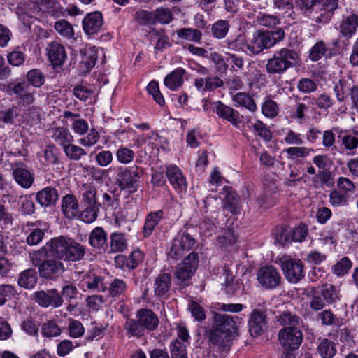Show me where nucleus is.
Here are the masks:
<instances>
[{
    "label": "nucleus",
    "instance_id": "obj_20",
    "mask_svg": "<svg viewBox=\"0 0 358 358\" xmlns=\"http://www.w3.org/2000/svg\"><path fill=\"white\" fill-rule=\"evenodd\" d=\"M166 176L173 187L178 192L186 190L187 181L181 170L176 165L167 166Z\"/></svg>",
    "mask_w": 358,
    "mask_h": 358
},
{
    "label": "nucleus",
    "instance_id": "obj_40",
    "mask_svg": "<svg viewBox=\"0 0 358 358\" xmlns=\"http://www.w3.org/2000/svg\"><path fill=\"white\" fill-rule=\"evenodd\" d=\"M127 289V283L124 280L120 278L113 279L108 287L107 290L108 296L116 299L124 296Z\"/></svg>",
    "mask_w": 358,
    "mask_h": 358
},
{
    "label": "nucleus",
    "instance_id": "obj_56",
    "mask_svg": "<svg viewBox=\"0 0 358 358\" xmlns=\"http://www.w3.org/2000/svg\"><path fill=\"white\" fill-rule=\"evenodd\" d=\"M27 80L29 85H31L34 87H40L45 83V75L39 69H31L27 73Z\"/></svg>",
    "mask_w": 358,
    "mask_h": 358
},
{
    "label": "nucleus",
    "instance_id": "obj_54",
    "mask_svg": "<svg viewBox=\"0 0 358 358\" xmlns=\"http://www.w3.org/2000/svg\"><path fill=\"white\" fill-rule=\"evenodd\" d=\"M66 157L71 160L78 161L83 156L87 155V152L83 148L69 143L63 148Z\"/></svg>",
    "mask_w": 358,
    "mask_h": 358
},
{
    "label": "nucleus",
    "instance_id": "obj_27",
    "mask_svg": "<svg viewBox=\"0 0 358 358\" xmlns=\"http://www.w3.org/2000/svg\"><path fill=\"white\" fill-rule=\"evenodd\" d=\"M107 233L103 227H96L89 236V244L94 249L101 250L107 246Z\"/></svg>",
    "mask_w": 358,
    "mask_h": 358
},
{
    "label": "nucleus",
    "instance_id": "obj_52",
    "mask_svg": "<svg viewBox=\"0 0 358 358\" xmlns=\"http://www.w3.org/2000/svg\"><path fill=\"white\" fill-rule=\"evenodd\" d=\"M312 182L315 187L323 186L324 185L329 186L332 182L331 171L329 169L319 171L312 178Z\"/></svg>",
    "mask_w": 358,
    "mask_h": 358
},
{
    "label": "nucleus",
    "instance_id": "obj_17",
    "mask_svg": "<svg viewBox=\"0 0 358 358\" xmlns=\"http://www.w3.org/2000/svg\"><path fill=\"white\" fill-rule=\"evenodd\" d=\"M215 112L219 118L224 120L236 127H239L242 121L239 113L221 101L215 103Z\"/></svg>",
    "mask_w": 358,
    "mask_h": 358
},
{
    "label": "nucleus",
    "instance_id": "obj_33",
    "mask_svg": "<svg viewBox=\"0 0 358 358\" xmlns=\"http://www.w3.org/2000/svg\"><path fill=\"white\" fill-rule=\"evenodd\" d=\"M50 132L52 138L63 148L73 141V137L69 130L64 127L53 128Z\"/></svg>",
    "mask_w": 358,
    "mask_h": 358
},
{
    "label": "nucleus",
    "instance_id": "obj_43",
    "mask_svg": "<svg viewBox=\"0 0 358 358\" xmlns=\"http://www.w3.org/2000/svg\"><path fill=\"white\" fill-rule=\"evenodd\" d=\"M188 251L189 250L186 248V246H185L175 237L172 240L171 245L167 250V256L168 258L177 261Z\"/></svg>",
    "mask_w": 358,
    "mask_h": 358
},
{
    "label": "nucleus",
    "instance_id": "obj_8",
    "mask_svg": "<svg viewBox=\"0 0 358 358\" xmlns=\"http://www.w3.org/2000/svg\"><path fill=\"white\" fill-rule=\"evenodd\" d=\"M278 340L285 350L293 351L301 345L303 341V333L294 327H285L279 331Z\"/></svg>",
    "mask_w": 358,
    "mask_h": 358
},
{
    "label": "nucleus",
    "instance_id": "obj_2",
    "mask_svg": "<svg viewBox=\"0 0 358 358\" xmlns=\"http://www.w3.org/2000/svg\"><path fill=\"white\" fill-rule=\"evenodd\" d=\"M285 36V30L278 27L270 31H257L247 42V48L253 55H259L282 41Z\"/></svg>",
    "mask_w": 358,
    "mask_h": 358
},
{
    "label": "nucleus",
    "instance_id": "obj_19",
    "mask_svg": "<svg viewBox=\"0 0 358 358\" xmlns=\"http://www.w3.org/2000/svg\"><path fill=\"white\" fill-rule=\"evenodd\" d=\"M103 15L100 12L87 14L83 20L84 31L89 36L99 33L103 26Z\"/></svg>",
    "mask_w": 358,
    "mask_h": 358
},
{
    "label": "nucleus",
    "instance_id": "obj_30",
    "mask_svg": "<svg viewBox=\"0 0 358 358\" xmlns=\"http://www.w3.org/2000/svg\"><path fill=\"white\" fill-rule=\"evenodd\" d=\"M163 216L164 211L162 210L150 212L146 215L143 231L145 237H148L152 234L155 227L159 224Z\"/></svg>",
    "mask_w": 358,
    "mask_h": 358
},
{
    "label": "nucleus",
    "instance_id": "obj_36",
    "mask_svg": "<svg viewBox=\"0 0 358 358\" xmlns=\"http://www.w3.org/2000/svg\"><path fill=\"white\" fill-rule=\"evenodd\" d=\"M81 205L99 204L96 201L97 189L91 184H84L80 190Z\"/></svg>",
    "mask_w": 358,
    "mask_h": 358
},
{
    "label": "nucleus",
    "instance_id": "obj_32",
    "mask_svg": "<svg viewBox=\"0 0 358 358\" xmlns=\"http://www.w3.org/2000/svg\"><path fill=\"white\" fill-rule=\"evenodd\" d=\"M126 235L122 232H113L110 235V252H122L127 248Z\"/></svg>",
    "mask_w": 358,
    "mask_h": 358
},
{
    "label": "nucleus",
    "instance_id": "obj_24",
    "mask_svg": "<svg viewBox=\"0 0 358 358\" xmlns=\"http://www.w3.org/2000/svg\"><path fill=\"white\" fill-rule=\"evenodd\" d=\"M36 199L41 206L48 207L56 203L59 199V194L56 189L47 187L37 192Z\"/></svg>",
    "mask_w": 358,
    "mask_h": 358
},
{
    "label": "nucleus",
    "instance_id": "obj_61",
    "mask_svg": "<svg viewBox=\"0 0 358 358\" xmlns=\"http://www.w3.org/2000/svg\"><path fill=\"white\" fill-rule=\"evenodd\" d=\"M172 358H187L186 345L178 340H175L171 344Z\"/></svg>",
    "mask_w": 358,
    "mask_h": 358
},
{
    "label": "nucleus",
    "instance_id": "obj_47",
    "mask_svg": "<svg viewBox=\"0 0 358 358\" xmlns=\"http://www.w3.org/2000/svg\"><path fill=\"white\" fill-rule=\"evenodd\" d=\"M62 329L59 327L56 320H48L41 326V334L43 337L52 338L59 336Z\"/></svg>",
    "mask_w": 358,
    "mask_h": 358
},
{
    "label": "nucleus",
    "instance_id": "obj_44",
    "mask_svg": "<svg viewBox=\"0 0 358 358\" xmlns=\"http://www.w3.org/2000/svg\"><path fill=\"white\" fill-rule=\"evenodd\" d=\"M188 251L189 250L186 248V246H185L175 237L172 240L171 245L167 250V256L168 258L177 261Z\"/></svg>",
    "mask_w": 358,
    "mask_h": 358
},
{
    "label": "nucleus",
    "instance_id": "obj_15",
    "mask_svg": "<svg viewBox=\"0 0 358 358\" xmlns=\"http://www.w3.org/2000/svg\"><path fill=\"white\" fill-rule=\"evenodd\" d=\"M46 55L54 68L61 67L67 55L64 47L57 41H52L45 48Z\"/></svg>",
    "mask_w": 358,
    "mask_h": 358
},
{
    "label": "nucleus",
    "instance_id": "obj_57",
    "mask_svg": "<svg viewBox=\"0 0 358 358\" xmlns=\"http://www.w3.org/2000/svg\"><path fill=\"white\" fill-rule=\"evenodd\" d=\"M262 113L266 117L274 118L278 115L279 106L275 101L266 99L262 105Z\"/></svg>",
    "mask_w": 358,
    "mask_h": 358
},
{
    "label": "nucleus",
    "instance_id": "obj_58",
    "mask_svg": "<svg viewBox=\"0 0 358 358\" xmlns=\"http://www.w3.org/2000/svg\"><path fill=\"white\" fill-rule=\"evenodd\" d=\"M329 203L334 207L347 206L349 196L338 189L332 190L329 194Z\"/></svg>",
    "mask_w": 358,
    "mask_h": 358
},
{
    "label": "nucleus",
    "instance_id": "obj_34",
    "mask_svg": "<svg viewBox=\"0 0 358 358\" xmlns=\"http://www.w3.org/2000/svg\"><path fill=\"white\" fill-rule=\"evenodd\" d=\"M337 343L328 338H322L317 346V352L322 358H333L337 353Z\"/></svg>",
    "mask_w": 358,
    "mask_h": 358
},
{
    "label": "nucleus",
    "instance_id": "obj_59",
    "mask_svg": "<svg viewBox=\"0 0 358 358\" xmlns=\"http://www.w3.org/2000/svg\"><path fill=\"white\" fill-rule=\"evenodd\" d=\"M55 30L62 36L71 38L74 36V31L72 25L65 20H60L55 23Z\"/></svg>",
    "mask_w": 358,
    "mask_h": 358
},
{
    "label": "nucleus",
    "instance_id": "obj_39",
    "mask_svg": "<svg viewBox=\"0 0 358 358\" xmlns=\"http://www.w3.org/2000/svg\"><path fill=\"white\" fill-rule=\"evenodd\" d=\"M83 210L79 213V217L85 223L94 222L99 212L101 204L81 205Z\"/></svg>",
    "mask_w": 358,
    "mask_h": 358
},
{
    "label": "nucleus",
    "instance_id": "obj_9",
    "mask_svg": "<svg viewBox=\"0 0 358 358\" xmlns=\"http://www.w3.org/2000/svg\"><path fill=\"white\" fill-rule=\"evenodd\" d=\"M338 8V0H326L324 3L313 10L309 17L315 23L325 24L330 22L334 12Z\"/></svg>",
    "mask_w": 358,
    "mask_h": 358
},
{
    "label": "nucleus",
    "instance_id": "obj_63",
    "mask_svg": "<svg viewBox=\"0 0 358 358\" xmlns=\"http://www.w3.org/2000/svg\"><path fill=\"white\" fill-rule=\"evenodd\" d=\"M308 234V229L305 224H300L290 231L291 241L302 242Z\"/></svg>",
    "mask_w": 358,
    "mask_h": 358
},
{
    "label": "nucleus",
    "instance_id": "obj_18",
    "mask_svg": "<svg viewBox=\"0 0 358 358\" xmlns=\"http://www.w3.org/2000/svg\"><path fill=\"white\" fill-rule=\"evenodd\" d=\"M41 277L46 279H55L64 271L62 262L57 259H48L38 269Z\"/></svg>",
    "mask_w": 358,
    "mask_h": 358
},
{
    "label": "nucleus",
    "instance_id": "obj_50",
    "mask_svg": "<svg viewBox=\"0 0 358 358\" xmlns=\"http://www.w3.org/2000/svg\"><path fill=\"white\" fill-rule=\"evenodd\" d=\"M176 33L179 38L196 43H200L202 37L201 31L192 28H181Z\"/></svg>",
    "mask_w": 358,
    "mask_h": 358
},
{
    "label": "nucleus",
    "instance_id": "obj_46",
    "mask_svg": "<svg viewBox=\"0 0 358 358\" xmlns=\"http://www.w3.org/2000/svg\"><path fill=\"white\" fill-rule=\"evenodd\" d=\"M38 6L43 13H47L55 17H59L62 11L55 0H39Z\"/></svg>",
    "mask_w": 358,
    "mask_h": 358
},
{
    "label": "nucleus",
    "instance_id": "obj_6",
    "mask_svg": "<svg viewBox=\"0 0 358 358\" xmlns=\"http://www.w3.org/2000/svg\"><path fill=\"white\" fill-rule=\"evenodd\" d=\"M280 264L285 278L289 282L297 283L304 278V265L301 260L282 256L280 259Z\"/></svg>",
    "mask_w": 358,
    "mask_h": 358
},
{
    "label": "nucleus",
    "instance_id": "obj_48",
    "mask_svg": "<svg viewBox=\"0 0 358 358\" xmlns=\"http://www.w3.org/2000/svg\"><path fill=\"white\" fill-rule=\"evenodd\" d=\"M257 24L268 29L275 28L280 24V20L278 16L259 13L255 17Z\"/></svg>",
    "mask_w": 358,
    "mask_h": 358
},
{
    "label": "nucleus",
    "instance_id": "obj_49",
    "mask_svg": "<svg viewBox=\"0 0 358 358\" xmlns=\"http://www.w3.org/2000/svg\"><path fill=\"white\" fill-rule=\"evenodd\" d=\"M230 24L229 21L219 20L212 26L211 33L213 37L217 39L224 38L229 32Z\"/></svg>",
    "mask_w": 358,
    "mask_h": 358
},
{
    "label": "nucleus",
    "instance_id": "obj_31",
    "mask_svg": "<svg viewBox=\"0 0 358 358\" xmlns=\"http://www.w3.org/2000/svg\"><path fill=\"white\" fill-rule=\"evenodd\" d=\"M139 321L137 317H136V319H127L124 324V329L126 331L129 338L134 337L141 338L145 335V329Z\"/></svg>",
    "mask_w": 358,
    "mask_h": 358
},
{
    "label": "nucleus",
    "instance_id": "obj_53",
    "mask_svg": "<svg viewBox=\"0 0 358 358\" xmlns=\"http://www.w3.org/2000/svg\"><path fill=\"white\" fill-rule=\"evenodd\" d=\"M351 267V260L348 257H344L332 266L331 271L337 277H342L348 273Z\"/></svg>",
    "mask_w": 358,
    "mask_h": 358
},
{
    "label": "nucleus",
    "instance_id": "obj_16",
    "mask_svg": "<svg viewBox=\"0 0 358 358\" xmlns=\"http://www.w3.org/2000/svg\"><path fill=\"white\" fill-rule=\"evenodd\" d=\"M69 239V237L60 236L49 240L45 245L50 255L55 259L64 260Z\"/></svg>",
    "mask_w": 358,
    "mask_h": 358
},
{
    "label": "nucleus",
    "instance_id": "obj_26",
    "mask_svg": "<svg viewBox=\"0 0 358 358\" xmlns=\"http://www.w3.org/2000/svg\"><path fill=\"white\" fill-rule=\"evenodd\" d=\"M85 255V247L70 238L64 260L78 262L84 258Z\"/></svg>",
    "mask_w": 358,
    "mask_h": 358
},
{
    "label": "nucleus",
    "instance_id": "obj_4",
    "mask_svg": "<svg viewBox=\"0 0 358 358\" xmlns=\"http://www.w3.org/2000/svg\"><path fill=\"white\" fill-rule=\"evenodd\" d=\"M143 175L141 168L118 166L116 169L115 184L121 191L134 193L138 190L139 179Z\"/></svg>",
    "mask_w": 358,
    "mask_h": 358
},
{
    "label": "nucleus",
    "instance_id": "obj_1",
    "mask_svg": "<svg viewBox=\"0 0 358 358\" xmlns=\"http://www.w3.org/2000/svg\"><path fill=\"white\" fill-rule=\"evenodd\" d=\"M303 294L310 298L309 306L313 311L322 310L327 304L336 303L341 298L339 289L329 283H324L320 287H309L304 289Z\"/></svg>",
    "mask_w": 358,
    "mask_h": 358
},
{
    "label": "nucleus",
    "instance_id": "obj_21",
    "mask_svg": "<svg viewBox=\"0 0 358 358\" xmlns=\"http://www.w3.org/2000/svg\"><path fill=\"white\" fill-rule=\"evenodd\" d=\"M137 317L145 331H151L157 329L159 320V317L152 310L141 308L136 313Z\"/></svg>",
    "mask_w": 358,
    "mask_h": 358
},
{
    "label": "nucleus",
    "instance_id": "obj_28",
    "mask_svg": "<svg viewBox=\"0 0 358 358\" xmlns=\"http://www.w3.org/2000/svg\"><path fill=\"white\" fill-rule=\"evenodd\" d=\"M185 73V71L182 68L176 69L164 78V85L172 91L177 90L183 84Z\"/></svg>",
    "mask_w": 358,
    "mask_h": 358
},
{
    "label": "nucleus",
    "instance_id": "obj_12",
    "mask_svg": "<svg viewBox=\"0 0 358 358\" xmlns=\"http://www.w3.org/2000/svg\"><path fill=\"white\" fill-rule=\"evenodd\" d=\"M10 93L14 94L22 106H29L35 101L34 90H30V86L24 82L10 84L8 86Z\"/></svg>",
    "mask_w": 358,
    "mask_h": 358
},
{
    "label": "nucleus",
    "instance_id": "obj_55",
    "mask_svg": "<svg viewBox=\"0 0 358 358\" xmlns=\"http://www.w3.org/2000/svg\"><path fill=\"white\" fill-rule=\"evenodd\" d=\"M115 156L119 163L128 164L134 160L135 153L131 149L121 145L116 150Z\"/></svg>",
    "mask_w": 358,
    "mask_h": 358
},
{
    "label": "nucleus",
    "instance_id": "obj_3",
    "mask_svg": "<svg viewBox=\"0 0 358 358\" xmlns=\"http://www.w3.org/2000/svg\"><path fill=\"white\" fill-rule=\"evenodd\" d=\"M299 61L298 52L287 48L275 52L273 57L267 60L266 70L270 75H282L287 69L294 67Z\"/></svg>",
    "mask_w": 358,
    "mask_h": 358
},
{
    "label": "nucleus",
    "instance_id": "obj_42",
    "mask_svg": "<svg viewBox=\"0 0 358 358\" xmlns=\"http://www.w3.org/2000/svg\"><path fill=\"white\" fill-rule=\"evenodd\" d=\"M317 320L323 326L339 327L341 324L340 318L331 309H322L317 314Z\"/></svg>",
    "mask_w": 358,
    "mask_h": 358
},
{
    "label": "nucleus",
    "instance_id": "obj_25",
    "mask_svg": "<svg viewBox=\"0 0 358 358\" xmlns=\"http://www.w3.org/2000/svg\"><path fill=\"white\" fill-rule=\"evenodd\" d=\"M234 337L212 327L209 331V341L214 348L224 350L229 346Z\"/></svg>",
    "mask_w": 358,
    "mask_h": 358
},
{
    "label": "nucleus",
    "instance_id": "obj_7",
    "mask_svg": "<svg viewBox=\"0 0 358 358\" xmlns=\"http://www.w3.org/2000/svg\"><path fill=\"white\" fill-rule=\"evenodd\" d=\"M267 308L258 304L249 315L248 328L250 335L256 337L264 334L268 328Z\"/></svg>",
    "mask_w": 358,
    "mask_h": 358
},
{
    "label": "nucleus",
    "instance_id": "obj_60",
    "mask_svg": "<svg viewBox=\"0 0 358 358\" xmlns=\"http://www.w3.org/2000/svg\"><path fill=\"white\" fill-rule=\"evenodd\" d=\"M147 91L152 96L154 101L159 106H163L165 104V100L159 90L157 81L152 80L150 82L147 86Z\"/></svg>",
    "mask_w": 358,
    "mask_h": 358
},
{
    "label": "nucleus",
    "instance_id": "obj_13",
    "mask_svg": "<svg viewBox=\"0 0 358 358\" xmlns=\"http://www.w3.org/2000/svg\"><path fill=\"white\" fill-rule=\"evenodd\" d=\"M36 302L41 307L52 306L59 307L63 303V299L55 289L45 291H38L34 293Z\"/></svg>",
    "mask_w": 358,
    "mask_h": 358
},
{
    "label": "nucleus",
    "instance_id": "obj_14",
    "mask_svg": "<svg viewBox=\"0 0 358 358\" xmlns=\"http://www.w3.org/2000/svg\"><path fill=\"white\" fill-rule=\"evenodd\" d=\"M357 28L358 15L352 12L349 15L342 16L338 30L341 36L349 40L355 34Z\"/></svg>",
    "mask_w": 358,
    "mask_h": 358
},
{
    "label": "nucleus",
    "instance_id": "obj_22",
    "mask_svg": "<svg viewBox=\"0 0 358 358\" xmlns=\"http://www.w3.org/2000/svg\"><path fill=\"white\" fill-rule=\"evenodd\" d=\"M172 283L170 273H163L157 276L154 282L155 296L162 298L168 296Z\"/></svg>",
    "mask_w": 358,
    "mask_h": 358
},
{
    "label": "nucleus",
    "instance_id": "obj_5",
    "mask_svg": "<svg viewBox=\"0 0 358 358\" xmlns=\"http://www.w3.org/2000/svg\"><path fill=\"white\" fill-rule=\"evenodd\" d=\"M199 265V255L197 252H191L180 263L175 272V276L181 285L186 287L189 285V281L194 275Z\"/></svg>",
    "mask_w": 358,
    "mask_h": 358
},
{
    "label": "nucleus",
    "instance_id": "obj_51",
    "mask_svg": "<svg viewBox=\"0 0 358 358\" xmlns=\"http://www.w3.org/2000/svg\"><path fill=\"white\" fill-rule=\"evenodd\" d=\"M49 251L46 246L41 247L40 249L34 251L29 254L30 261L35 266H40L45 262L47 258L49 257Z\"/></svg>",
    "mask_w": 358,
    "mask_h": 358
},
{
    "label": "nucleus",
    "instance_id": "obj_62",
    "mask_svg": "<svg viewBox=\"0 0 358 358\" xmlns=\"http://www.w3.org/2000/svg\"><path fill=\"white\" fill-rule=\"evenodd\" d=\"M176 238L177 240L180 241L185 246H186V248L189 251L194 248L196 243V239L188 231L187 229L183 231L181 230L180 231H179L178 234L176 236Z\"/></svg>",
    "mask_w": 358,
    "mask_h": 358
},
{
    "label": "nucleus",
    "instance_id": "obj_35",
    "mask_svg": "<svg viewBox=\"0 0 358 358\" xmlns=\"http://www.w3.org/2000/svg\"><path fill=\"white\" fill-rule=\"evenodd\" d=\"M312 152H314L312 148L299 145L289 147L283 150V152H285L287 155V159L296 162L308 157Z\"/></svg>",
    "mask_w": 358,
    "mask_h": 358
},
{
    "label": "nucleus",
    "instance_id": "obj_23",
    "mask_svg": "<svg viewBox=\"0 0 358 358\" xmlns=\"http://www.w3.org/2000/svg\"><path fill=\"white\" fill-rule=\"evenodd\" d=\"M62 210L68 219H73L79 215L78 201L73 194H66L62 199Z\"/></svg>",
    "mask_w": 358,
    "mask_h": 358
},
{
    "label": "nucleus",
    "instance_id": "obj_10",
    "mask_svg": "<svg viewBox=\"0 0 358 358\" xmlns=\"http://www.w3.org/2000/svg\"><path fill=\"white\" fill-rule=\"evenodd\" d=\"M257 280L264 289H273L279 286L281 282V276L275 266L272 265L265 266L259 270Z\"/></svg>",
    "mask_w": 358,
    "mask_h": 358
},
{
    "label": "nucleus",
    "instance_id": "obj_41",
    "mask_svg": "<svg viewBox=\"0 0 358 358\" xmlns=\"http://www.w3.org/2000/svg\"><path fill=\"white\" fill-rule=\"evenodd\" d=\"M224 209L232 214H238L241 212L239 197L236 192H229L223 199Z\"/></svg>",
    "mask_w": 358,
    "mask_h": 358
},
{
    "label": "nucleus",
    "instance_id": "obj_38",
    "mask_svg": "<svg viewBox=\"0 0 358 358\" xmlns=\"http://www.w3.org/2000/svg\"><path fill=\"white\" fill-rule=\"evenodd\" d=\"M37 273L33 268H29L21 272L18 278V285L25 289L33 288L37 282Z\"/></svg>",
    "mask_w": 358,
    "mask_h": 358
},
{
    "label": "nucleus",
    "instance_id": "obj_64",
    "mask_svg": "<svg viewBox=\"0 0 358 358\" xmlns=\"http://www.w3.org/2000/svg\"><path fill=\"white\" fill-rule=\"evenodd\" d=\"M342 145L346 150H355L358 148V131L345 134L341 138Z\"/></svg>",
    "mask_w": 358,
    "mask_h": 358
},
{
    "label": "nucleus",
    "instance_id": "obj_37",
    "mask_svg": "<svg viewBox=\"0 0 358 358\" xmlns=\"http://www.w3.org/2000/svg\"><path fill=\"white\" fill-rule=\"evenodd\" d=\"M86 287L88 289L96 292H105L107 290V284L104 278L94 273H89L85 278Z\"/></svg>",
    "mask_w": 358,
    "mask_h": 358
},
{
    "label": "nucleus",
    "instance_id": "obj_11",
    "mask_svg": "<svg viewBox=\"0 0 358 358\" xmlns=\"http://www.w3.org/2000/svg\"><path fill=\"white\" fill-rule=\"evenodd\" d=\"M212 327L235 337L237 335L236 322L231 315L215 313L213 318Z\"/></svg>",
    "mask_w": 358,
    "mask_h": 358
},
{
    "label": "nucleus",
    "instance_id": "obj_45",
    "mask_svg": "<svg viewBox=\"0 0 358 358\" xmlns=\"http://www.w3.org/2000/svg\"><path fill=\"white\" fill-rule=\"evenodd\" d=\"M233 101L238 106H243L248 109L251 112L257 110V105L254 99L245 92H238L233 96Z\"/></svg>",
    "mask_w": 358,
    "mask_h": 358
},
{
    "label": "nucleus",
    "instance_id": "obj_29",
    "mask_svg": "<svg viewBox=\"0 0 358 358\" xmlns=\"http://www.w3.org/2000/svg\"><path fill=\"white\" fill-rule=\"evenodd\" d=\"M13 176L15 182L25 189L29 188L34 180V175L29 170L21 167L15 169Z\"/></svg>",
    "mask_w": 358,
    "mask_h": 358
}]
</instances>
